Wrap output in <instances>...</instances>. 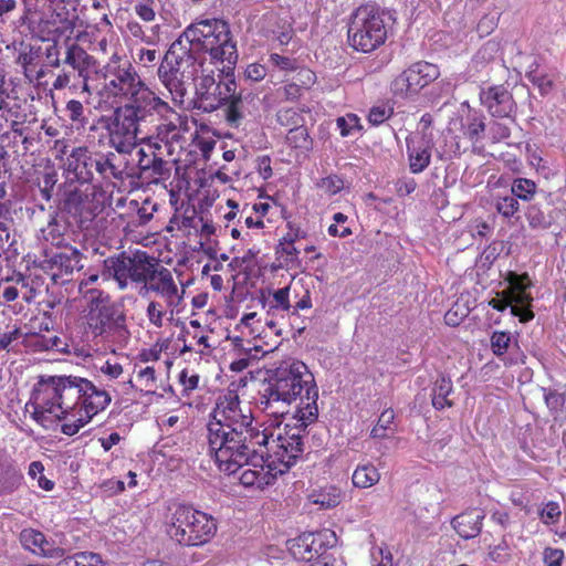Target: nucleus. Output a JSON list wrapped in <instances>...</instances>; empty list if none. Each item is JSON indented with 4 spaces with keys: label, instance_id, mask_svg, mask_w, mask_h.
<instances>
[{
    "label": "nucleus",
    "instance_id": "nucleus-28",
    "mask_svg": "<svg viewBox=\"0 0 566 566\" xmlns=\"http://www.w3.org/2000/svg\"><path fill=\"white\" fill-rule=\"evenodd\" d=\"M63 62L77 72L78 77L83 80L82 90L88 92V74L90 70L95 65L94 56L73 42L66 46Z\"/></svg>",
    "mask_w": 566,
    "mask_h": 566
},
{
    "label": "nucleus",
    "instance_id": "nucleus-63",
    "mask_svg": "<svg viewBox=\"0 0 566 566\" xmlns=\"http://www.w3.org/2000/svg\"><path fill=\"white\" fill-rule=\"evenodd\" d=\"M159 427L161 431L172 434L176 431H181L185 427V421H180L177 415H166L160 418Z\"/></svg>",
    "mask_w": 566,
    "mask_h": 566
},
{
    "label": "nucleus",
    "instance_id": "nucleus-33",
    "mask_svg": "<svg viewBox=\"0 0 566 566\" xmlns=\"http://www.w3.org/2000/svg\"><path fill=\"white\" fill-rule=\"evenodd\" d=\"M167 303L160 300H151L146 307V316L150 325L156 328H161L166 321H172L174 316L179 314L182 306L172 304L166 306Z\"/></svg>",
    "mask_w": 566,
    "mask_h": 566
},
{
    "label": "nucleus",
    "instance_id": "nucleus-40",
    "mask_svg": "<svg viewBox=\"0 0 566 566\" xmlns=\"http://www.w3.org/2000/svg\"><path fill=\"white\" fill-rule=\"evenodd\" d=\"M342 497L340 489L335 485H326L310 495L313 504L319 505L321 509L325 510L336 507L340 503Z\"/></svg>",
    "mask_w": 566,
    "mask_h": 566
},
{
    "label": "nucleus",
    "instance_id": "nucleus-25",
    "mask_svg": "<svg viewBox=\"0 0 566 566\" xmlns=\"http://www.w3.org/2000/svg\"><path fill=\"white\" fill-rule=\"evenodd\" d=\"M224 106L228 124L232 127H239L244 118L254 116L259 112V98L252 92L235 91L234 96Z\"/></svg>",
    "mask_w": 566,
    "mask_h": 566
},
{
    "label": "nucleus",
    "instance_id": "nucleus-24",
    "mask_svg": "<svg viewBox=\"0 0 566 566\" xmlns=\"http://www.w3.org/2000/svg\"><path fill=\"white\" fill-rule=\"evenodd\" d=\"M480 102L493 117L504 118L514 111L515 102L503 85H491L480 92Z\"/></svg>",
    "mask_w": 566,
    "mask_h": 566
},
{
    "label": "nucleus",
    "instance_id": "nucleus-56",
    "mask_svg": "<svg viewBox=\"0 0 566 566\" xmlns=\"http://www.w3.org/2000/svg\"><path fill=\"white\" fill-rule=\"evenodd\" d=\"M336 125L343 137L349 136L354 130L361 129L360 118L354 113H348L345 116L338 117L336 119Z\"/></svg>",
    "mask_w": 566,
    "mask_h": 566
},
{
    "label": "nucleus",
    "instance_id": "nucleus-30",
    "mask_svg": "<svg viewBox=\"0 0 566 566\" xmlns=\"http://www.w3.org/2000/svg\"><path fill=\"white\" fill-rule=\"evenodd\" d=\"M483 518L481 510L472 509L457 515L452 521V526L462 538L469 539L480 534Z\"/></svg>",
    "mask_w": 566,
    "mask_h": 566
},
{
    "label": "nucleus",
    "instance_id": "nucleus-60",
    "mask_svg": "<svg viewBox=\"0 0 566 566\" xmlns=\"http://www.w3.org/2000/svg\"><path fill=\"white\" fill-rule=\"evenodd\" d=\"M39 57V53L32 46H25L19 52L17 63L24 70V73L31 71V67L35 65V61Z\"/></svg>",
    "mask_w": 566,
    "mask_h": 566
},
{
    "label": "nucleus",
    "instance_id": "nucleus-14",
    "mask_svg": "<svg viewBox=\"0 0 566 566\" xmlns=\"http://www.w3.org/2000/svg\"><path fill=\"white\" fill-rule=\"evenodd\" d=\"M222 67H217L218 74H202L197 87V95L205 111H216L227 104L237 91L234 76L235 64L221 63Z\"/></svg>",
    "mask_w": 566,
    "mask_h": 566
},
{
    "label": "nucleus",
    "instance_id": "nucleus-32",
    "mask_svg": "<svg viewBox=\"0 0 566 566\" xmlns=\"http://www.w3.org/2000/svg\"><path fill=\"white\" fill-rule=\"evenodd\" d=\"M485 119V115L481 111L469 108L460 120L463 136L472 143L482 139L486 128Z\"/></svg>",
    "mask_w": 566,
    "mask_h": 566
},
{
    "label": "nucleus",
    "instance_id": "nucleus-23",
    "mask_svg": "<svg viewBox=\"0 0 566 566\" xmlns=\"http://www.w3.org/2000/svg\"><path fill=\"white\" fill-rule=\"evenodd\" d=\"M129 153L107 154L96 153L95 171L105 180H119L133 178L136 175L135 166L132 165L127 155Z\"/></svg>",
    "mask_w": 566,
    "mask_h": 566
},
{
    "label": "nucleus",
    "instance_id": "nucleus-46",
    "mask_svg": "<svg viewBox=\"0 0 566 566\" xmlns=\"http://www.w3.org/2000/svg\"><path fill=\"white\" fill-rule=\"evenodd\" d=\"M520 208L521 207L518 200L512 193L506 196H499L495 200L496 212L505 219H520Z\"/></svg>",
    "mask_w": 566,
    "mask_h": 566
},
{
    "label": "nucleus",
    "instance_id": "nucleus-64",
    "mask_svg": "<svg viewBox=\"0 0 566 566\" xmlns=\"http://www.w3.org/2000/svg\"><path fill=\"white\" fill-rule=\"evenodd\" d=\"M75 566H103L101 555L93 552H80L73 555Z\"/></svg>",
    "mask_w": 566,
    "mask_h": 566
},
{
    "label": "nucleus",
    "instance_id": "nucleus-52",
    "mask_svg": "<svg viewBox=\"0 0 566 566\" xmlns=\"http://www.w3.org/2000/svg\"><path fill=\"white\" fill-rule=\"evenodd\" d=\"M57 181V174L54 170H49L42 174L38 180L41 198L49 202L53 196V189Z\"/></svg>",
    "mask_w": 566,
    "mask_h": 566
},
{
    "label": "nucleus",
    "instance_id": "nucleus-17",
    "mask_svg": "<svg viewBox=\"0 0 566 566\" xmlns=\"http://www.w3.org/2000/svg\"><path fill=\"white\" fill-rule=\"evenodd\" d=\"M263 306L268 310V316L280 315L284 318V314H286L291 325L294 326L293 322L298 318L300 311L311 308L313 303L308 290H304L302 296L298 297L296 290L287 285L269 291L268 295L263 296Z\"/></svg>",
    "mask_w": 566,
    "mask_h": 566
},
{
    "label": "nucleus",
    "instance_id": "nucleus-36",
    "mask_svg": "<svg viewBox=\"0 0 566 566\" xmlns=\"http://www.w3.org/2000/svg\"><path fill=\"white\" fill-rule=\"evenodd\" d=\"M247 467L239 478L240 483L244 486H256L262 490L264 486L272 484L277 476L269 468L265 470L264 465L254 464L253 468H250L249 464Z\"/></svg>",
    "mask_w": 566,
    "mask_h": 566
},
{
    "label": "nucleus",
    "instance_id": "nucleus-54",
    "mask_svg": "<svg viewBox=\"0 0 566 566\" xmlns=\"http://www.w3.org/2000/svg\"><path fill=\"white\" fill-rule=\"evenodd\" d=\"M316 187L327 196H334L340 192L344 188V180L338 175H329L321 178L316 182Z\"/></svg>",
    "mask_w": 566,
    "mask_h": 566
},
{
    "label": "nucleus",
    "instance_id": "nucleus-37",
    "mask_svg": "<svg viewBox=\"0 0 566 566\" xmlns=\"http://www.w3.org/2000/svg\"><path fill=\"white\" fill-rule=\"evenodd\" d=\"M64 251L56 253L52 260L60 268V274H72L75 270H81L83 254L74 247H63Z\"/></svg>",
    "mask_w": 566,
    "mask_h": 566
},
{
    "label": "nucleus",
    "instance_id": "nucleus-59",
    "mask_svg": "<svg viewBox=\"0 0 566 566\" xmlns=\"http://www.w3.org/2000/svg\"><path fill=\"white\" fill-rule=\"evenodd\" d=\"M134 10L144 22L156 19L155 0H140L135 4Z\"/></svg>",
    "mask_w": 566,
    "mask_h": 566
},
{
    "label": "nucleus",
    "instance_id": "nucleus-15",
    "mask_svg": "<svg viewBox=\"0 0 566 566\" xmlns=\"http://www.w3.org/2000/svg\"><path fill=\"white\" fill-rule=\"evenodd\" d=\"M253 415L251 408L242 407L240 397L235 390H227L219 396L216 407L211 412V418L207 424V429L217 426L223 427L224 430L244 431L260 430L253 426Z\"/></svg>",
    "mask_w": 566,
    "mask_h": 566
},
{
    "label": "nucleus",
    "instance_id": "nucleus-3",
    "mask_svg": "<svg viewBox=\"0 0 566 566\" xmlns=\"http://www.w3.org/2000/svg\"><path fill=\"white\" fill-rule=\"evenodd\" d=\"M97 74L102 80L98 96L105 104H163V97L148 86L132 62L116 51Z\"/></svg>",
    "mask_w": 566,
    "mask_h": 566
},
{
    "label": "nucleus",
    "instance_id": "nucleus-43",
    "mask_svg": "<svg viewBox=\"0 0 566 566\" xmlns=\"http://www.w3.org/2000/svg\"><path fill=\"white\" fill-rule=\"evenodd\" d=\"M395 411L391 408L385 409L378 417L377 423L370 431L373 439H386L395 432L392 427L395 420Z\"/></svg>",
    "mask_w": 566,
    "mask_h": 566
},
{
    "label": "nucleus",
    "instance_id": "nucleus-27",
    "mask_svg": "<svg viewBox=\"0 0 566 566\" xmlns=\"http://www.w3.org/2000/svg\"><path fill=\"white\" fill-rule=\"evenodd\" d=\"M22 546L38 555L46 558L59 559L65 555V549L49 542L45 535L33 528H25L20 533Z\"/></svg>",
    "mask_w": 566,
    "mask_h": 566
},
{
    "label": "nucleus",
    "instance_id": "nucleus-9",
    "mask_svg": "<svg viewBox=\"0 0 566 566\" xmlns=\"http://www.w3.org/2000/svg\"><path fill=\"white\" fill-rule=\"evenodd\" d=\"M202 63H199L191 48L182 44L181 39L171 43L157 71L158 78L171 95L175 105H181L187 88L185 84L193 81Z\"/></svg>",
    "mask_w": 566,
    "mask_h": 566
},
{
    "label": "nucleus",
    "instance_id": "nucleus-57",
    "mask_svg": "<svg viewBox=\"0 0 566 566\" xmlns=\"http://www.w3.org/2000/svg\"><path fill=\"white\" fill-rule=\"evenodd\" d=\"M510 343V333L496 331L491 336V349L497 357L503 356L507 352Z\"/></svg>",
    "mask_w": 566,
    "mask_h": 566
},
{
    "label": "nucleus",
    "instance_id": "nucleus-16",
    "mask_svg": "<svg viewBox=\"0 0 566 566\" xmlns=\"http://www.w3.org/2000/svg\"><path fill=\"white\" fill-rule=\"evenodd\" d=\"M136 175L147 184H163L171 176V163L163 158L161 145L147 138L144 146L136 149Z\"/></svg>",
    "mask_w": 566,
    "mask_h": 566
},
{
    "label": "nucleus",
    "instance_id": "nucleus-58",
    "mask_svg": "<svg viewBox=\"0 0 566 566\" xmlns=\"http://www.w3.org/2000/svg\"><path fill=\"white\" fill-rule=\"evenodd\" d=\"M541 521L546 524H555L559 521L562 511L557 502H548L538 513Z\"/></svg>",
    "mask_w": 566,
    "mask_h": 566
},
{
    "label": "nucleus",
    "instance_id": "nucleus-50",
    "mask_svg": "<svg viewBox=\"0 0 566 566\" xmlns=\"http://www.w3.org/2000/svg\"><path fill=\"white\" fill-rule=\"evenodd\" d=\"M276 120L281 126L284 127H300L304 125V117L295 108H283L276 114Z\"/></svg>",
    "mask_w": 566,
    "mask_h": 566
},
{
    "label": "nucleus",
    "instance_id": "nucleus-2",
    "mask_svg": "<svg viewBox=\"0 0 566 566\" xmlns=\"http://www.w3.org/2000/svg\"><path fill=\"white\" fill-rule=\"evenodd\" d=\"M300 400L293 420L310 426L318 417V388L305 363L295 358L282 360L263 384L256 407L276 423L289 413L293 401Z\"/></svg>",
    "mask_w": 566,
    "mask_h": 566
},
{
    "label": "nucleus",
    "instance_id": "nucleus-47",
    "mask_svg": "<svg viewBox=\"0 0 566 566\" xmlns=\"http://www.w3.org/2000/svg\"><path fill=\"white\" fill-rule=\"evenodd\" d=\"M28 343L33 350L45 352L59 347L61 338L55 334L30 333Z\"/></svg>",
    "mask_w": 566,
    "mask_h": 566
},
{
    "label": "nucleus",
    "instance_id": "nucleus-11",
    "mask_svg": "<svg viewBox=\"0 0 566 566\" xmlns=\"http://www.w3.org/2000/svg\"><path fill=\"white\" fill-rule=\"evenodd\" d=\"M112 122L107 126L109 143L118 153L137 149L139 124L150 117V112H167L165 104L114 106Z\"/></svg>",
    "mask_w": 566,
    "mask_h": 566
},
{
    "label": "nucleus",
    "instance_id": "nucleus-10",
    "mask_svg": "<svg viewBox=\"0 0 566 566\" xmlns=\"http://www.w3.org/2000/svg\"><path fill=\"white\" fill-rule=\"evenodd\" d=\"M347 38L349 45L363 53H370L386 42L385 12L378 3L366 2L352 12Z\"/></svg>",
    "mask_w": 566,
    "mask_h": 566
},
{
    "label": "nucleus",
    "instance_id": "nucleus-6",
    "mask_svg": "<svg viewBox=\"0 0 566 566\" xmlns=\"http://www.w3.org/2000/svg\"><path fill=\"white\" fill-rule=\"evenodd\" d=\"M269 426L261 431L266 434V441L259 444V448L265 449L266 459L261 460L266 463V468L281 475L287 472L302 458L304 452L303 432L307 426H301V421L295 420L293 424L286 423L281 427L282 420L277 423L274 418Z\"/></svg>",
    "mask_w": 566,
    "mask_h": 566
},
{
    "label": "nucleus",
    "instance_id": "nucleus-20",
    "mask_svg": "<svg viewBox=\"0 0 566 566\" xmlns=\"http://www.w3.org/2000/svg\"><path fill=\"white\" fill-rule=\"evenodd\" d=\"M55 7L49 18L43 21V31L46 36L43 40L57 43L64 40L67 42L72 39L80 18L75 9L69 10L64 0H56Z\"/></svg>",
    "mask_w": 566,
    "mask_h": 566
},
{
    "label": "nucleus",
    "instance_id": "nucleus-48",
    "mask_svg": "<svg viewBox=\"0 0 566 566\" xmlns=\"http://www.w3.org/2000/svg\"><path fill=\"white\" fill-rule=\"evenodd\" d=\"M501 50V43L497 40L491 39L484 42L478 52L473 56V62L475 63H490L497 56Z\"/></svg>",
    "mask_w": 566,
    "mask_h": 566
},
{
    "label": "nucleus",
    "instance_id": "nucleus-5",
    "mask_svg": "<svg viewBox=\"0 0 566 566\" xmlns=\"http://www.w3.org/2000/svg\"><path fill=\"white\" fill-rule=\"evenodd\" d=\"M208 450L220 471L233 474L259 451L255 449L266 441V434L260 430L231 431L214 423L207 430Z\"/></svg>",
    "mask_w": 566,
    "mask_h": 566
},
{
    "label": "nucleus",
    "instance_id": "nucleus-41",
    "mask_svg": "<svg viewBox=\"0 0 566 566\" xmlns=\"http://www.w3.org/2000/svg\"><path fill=\"white\" fill-rule=\"evenodd\" d=\"M286 144L297 150L300 154H307L313 147V139L311 138L307 127L302 125L300 127L290 128L286 134Z\"/></svg>",
    "mask_w": 566,
    "mask_h": 566
},
{
    "label": "nucleus",
    "instance_id": "nucleus-53",
    "mask_svg": "<svg viewBox=\"0 0 566 566\" xmlns=\"http://www.w3.org/2000/svg\"><path fill=\"white\" fill-rule=\"evenodd\" d=\"M500 13H485L478 21L475 31L479 38H485L490 35L499 25Z\"/></svg>",
    "mask_w": 566,
    "mask_h": 566
},
{
    "label": "nucleus",
    "instance_id": "nucleus-49",
    "mask_svg": "<svg viewBox=\"0 0 566 566\" xmlns=\"http://www.w3.org/2000/svg\"><path fill=\"white\" fill-rule=\"evenodd\" d=\"M201 217L198 216L196 210L192 209L190 214L188 211L177 221V227L179 230L184 231V234L190 240L191 237L197 238L199 223L201 222Z\"/></svg>",
    "mask_w": 566,
    "mask_h": 566
},
{
    "label": "nucleus",
    "instance_id": "nucleus-19",
    "mask_svg": "<svg viewBox=\"0 0 566 566\" xmlns=\"http://www.w3.org/2000/svg\"><path fill=\"white\" fill-rule=\"evenodd\" d=\"M143 289L147 293L154 294L157 300L165 301L166 306H172V304L182 306L184 304L186 293L184 285L170 269L159 262L158 265H155Z\"/></svg>",
    "mask_w": 566,
    "mask_h": 566
},
{
    "label": "nucleus",
    "instance_id": "nucleus-55",
    "mask_svg": "<svg viewBox=\"0 0 566 566\" xmlns=\"http://www.w3.org/2000/svg\"><path fill=\"white\" fill-rule=\"evenodd\" d=\"M394 115V108L387 104L375 105L369 109L367 119L371 126H379Z\"/></svg>",
    "mask_w": 566,
    "mask_h": 566
},
{
    "label": "nucleus",
    "instance_id": "nucleus-18",
    "mask_svg": "<svg viewBox=\"0 0 566 566\" xmlns=\"http://www.w3.org/2000/svg\"><path fill=\"white\" fill-rule=\"evenodd\" d=\"M439 75V67L436 64L419 61L397 75L391 82L390 90L395 96H413L437 80Z\"/></svg>",
    "mask_w": 566,
    "mask_h": 566
},
{
    "label": "nucleus",
    "instance_id": "nucleus-4",
    "mask_svg": "<svg viewBox=\"0 0 566 566\" xmlns=\"http://www.w3.org/2000/svg\"><path fill=\"white\" fill-rule=\"evenodd\" d=\"M75 319L82 337L95 344L123 346L130 333L125 311L108 292H92Z\"/></svg>",
    "mask_w": 566,
    "mask_h": 566
},
{
    "label": "nucleus",
    "instance_id": "nucleus-26",
    "mask_svg": "<svg viewBox=\"0 0 566 566\" xmlns=\"http://www.w3.org/2000/svg\"><path fill=\"white\" fill-rule=\"evenodd\" d=\"M96 153L87 146L74 147L66 158V171L76 179V184L92 182L95 170Z\"/></svg>",
    "mask_w": 566,
    "mask_h": 566
},
{
    "label": "nucleus",
    "instance_id": "nucleus-38",
    "mask_svg": "<svg viewBox=\"0 0 566 566\" xmlns=\"http://www.w3.org/2000/svg\"><path fill=\"white\" fill-rule=\"evenodd\" d=\"M379 470L370 462L358 464L352 474V483L358 489H369L380 480Z\"/></svg>",
    "mask_w": 566,
    "mask_h": 566
},
{
    "label": "nucleus",
    "instance_id": "nucleus-42",
    "mask_svg": "<svg viewBox=\"0 0 566 566\" xmlns=\"http://www.w3.org/2000/svg\"><path fill=\"white\" fill-rule=\"evenodd\" d=\"M66 226L56 216L52 217L48 226L42 229L43 239L52 245L63 248L69 245L65 238Z\"/></svg>",
    "mask_w": 566,
    "mask_h": 566
},
{
    "label": "nucleus",
    "instance_id": "nucleus-7",
    "mask_svg": "<svg viewBox=\"0 0 566 566\" xmlns=\"http://www.w3.org/2000/svg\"><path fill=\"white\" fill-rule=\"evenodd\" d=\"M169 538L185 547H199L211 542L218 532L217 520L189 504H174L165 516Z\"/></svg>",
    "mask_w": 566,
    "mask_h": 566
},
{
    "label": "nucleus",
    "instance_id": "nucleus-35",
    "mask_svg": "<svg viewBox=\"0 0 566 566\" xmlns=\"http://www.w3.org/2000/svg\"><path fill=\"white\" fill-rule=\"evenodd\" d=\"M135 389L145 396L157 395L159 389H164L161 380L158 378L157 371L153 366L135 367Z\"/></svg>",
    "mask_w": 566,
    "mask_h": 566
},
{
    "label": "nucleus",
    "instance_id": "nucleus-12",
    "mask_svg": "<svg viewBox=\"0 0 566 566\" xmlns=\"http://www.w3.org/2000/svg\"><path fill=\"white\" fill-rule=\"evenodd\" d=\"M103 263L104 272L116 282L118 290L124 291L129 284L144 287L158 260L147 251L135 250L108 256Z\"/></svg>",
    "mask_w": 566,
    "mask_h": 566
},
{
    "label": "nucleus",
    "instance_id": "nucleus-39",
    "mask_svg": "<svg viewBox=\"0 0 566 566\" xmlns=\"http://www.w3.org/2000/svg\"><path fill=\"white\" fill-rule=\"evenodd\" d=\"M453 392V384L449 377L441 376L439 377L434 386L432 388V406L437 410H442L444 408H451L454 402L449 398V396Z\"/></svg>",
    "mask_w": 566,
    "mask_h": 566
},
{
    "label": "nucleus",
    "instance_id": "nucleus-1",
    "mask_svg": "<svg viewBox=\"0 0 566 566\" xmlns=\"http://www.w3.org/2000/svg\"><path fill=\"white\" fill-rule=\"evenodd\" d=\"M97 374L102 387L78 376H41L25 405L31 418L42 427L61 421V432L72 437L104 411L115 397L130 395L135 389L132 376L115 359H106Z\"/></svg>",
    "mask_w": 566,
    "mask_h": 566
},
{
    "label": "nucleus",
    "instance_id": "nucleus-22",
    "mask_svg": "<svg viewBox=\"0 0 566 566\" xmlns=\"http://www.w3.org/2000/svg\"><path fill=\"white\" fill-rule=\"evenodd\" d=\"M167 112H150V117L158 116L164 123L156 128V136L150 137L153 142L163 143L168 153H171L174 144L182 139V133L188 130V117L179 114L167 101L163 98Z\"/></svg>",
    "mask_w": 566,
    "mask_h": 566
},
{
    "label": "nucleus",
    "instance_id": "nucleus-34",
    "mask_svg": "<svg viewBox=\"0 0 566 566\" xmlns=\"http://www.w3.org/2000/svg\"><path fill=\"white\" fill-rule=\"evenodd\" d=\"M509 282V287L504 290L505 295H510L517 304H528L533 301L530 292L531 280L526 273L517 274L510 271L505 277Z\"/></svg>",
    "mask_w": 566,
    "mask_h": 566
},
{
    "label": "nucleus",
    "instance_id": "nucleus-13",
    "mask_svg": "<svg viewBox=\"0 0 566 566\" xmlns=\"http://www.w3.org/2000/svg\"><path fill=\"white\" fill-rule=\"evenodd\" d=\"M62 210L81 229H88L105 208V193L92 182H69L61 201Z\"/></svg>",
    "mask_w": 566,
    "mask_h": 566
},
{
    "label": "nucleus",
    "instance_id": "nucleus-44",
    "mask_svg": "<svg viewBox=\"0 0 566 566\" xmlns=\"http://www.w3.org/2000/svg\"><path fill=\"white\" fill-rule=\"evenodd\" d=\"M190 326L195 329L191 334V342L197 347V354L201 356L210 355L213 346L210 343L211 337L208 332L195 319L190 321Z\"/></svg>",
    "mask_w": 566,
    "mask_h": 566
},
{
    "label": "nucleus",
    "instance_id": "nucleus-51",
    "mask_svg": "<svg viewBox=\"0 0 566 566\" xmlns=\"http://www.w3.org/2000/svg\"><path fill=\"white\" fill-rule=\"evenodd\" d=\"M65 111L67 113L69 119L80 127H84L87 124V118L85 116V109L82 102L77 99H71L66 103Z\"/></svg>",
    "mask_w": 566,
    "mask_h": 566
},
{
    "label": "nucleus",
    "instance_id": "nucleus-45",
    "mask_svg": "<svg viewBox=\"0 0 566 566\" xmlns=\"http://www.w3.org/2000/svg\"><path fill=\"white\" fill-rule=\"evenodd\" d=\"M537 191L535 181L527 178H516L511 186L512 195L518 200L531 201L534 199Z\"/></svg>",
    "mask_w": 566,
    "mask_h": 566
},
{
    "label": "nucleus",
    "instance_id": "nucleus-61",
    "mask_svg": "<svg viewBox=\"0 0 566 566\" xmlns=\"http://www.w3.org/2000/svg\"><path fill=\"white\" fill-rule=\"evenodd\" d=\"M293 81L303 90H310L316 82V74L308 67H300Z\"/></svg>",
    "mask_w": 566,
    "mask_h": 566
},
{
    "label": "nucleus",
    "instance_id": "nucleus-21",
    "mask_svg": "<svg viewBox=\"0 0 566 566\" xmlns=\"http://www.w3.org/2000/svg\"><path fill=\"white\" fill-rule=\"evenodd\" d=\"M329 548L325 532H305L289 541L287 549L297 562H327Z\"/></svg>",
    "mask_w": 566,
    "mask_h": 566
},
{
    "label": "nucleus",
    "instance_id": "nucleus-29",
    "mask_svg": "<svg viewBox=\"0 0 566 566\" xmlns=\"http://www.w3.org/2000/svg\"><path fill=\"white\" fill-rule=\"evenodd\" d=\"M409 169L412 174H420L430 165L431 145L424 139L406 138Z\"/></svg>",
    "mask_w": 566,
    "mask_h": 566
},
{
    "label": "nucleus",
    "instance_id": "nucleus-8",
    "mask_svg": "<svg viewBox=\"0 0 566 566\" xmlns=\"http://www.w3.org/2000/svg\"><path fill=\"white\" fill-rule=\"evenodd\" d=\"M191 49L210 55L213 63L237 64V43L230 25L222 19H206L188 25L184 34Z\"/></svg>",
    "mask_w": 566,
    "mask_h": 566
},
{
    "label": "nucleus",
    "instance_id": "nucleus-62",
    "mask_svg": "<svg viewBox=\"0 0 566 566\" xmlns=\"http://www.w3.org/2000/svg\"><path fill=\"white\" fill-rule=\"evenodd\" d=\"M254 169L263 180H269L273 176L272 159L269 155H259L254 159Z\"/></svg>",
    "mask_w": 566,
    "mask_h": 566
},
{
    "label": "nucleus",
    "instance_id": "nucleus-31",
    "mask_svg": "<svg viewBox=\"0 0 566 566\" xmlns=\"http://www.w3.org/2000/svg\"><path fill=\"white\" fill-rule=\"evenodd\" d=\"M27 115L23 112L22 105L17 97H10L6 92L0 97V118H3L10 124V128L13 133L22 135V124L25 120Z\"/></svg>",
    "mask_w": 566,
    "mask_h": 566
}]
</instances>
